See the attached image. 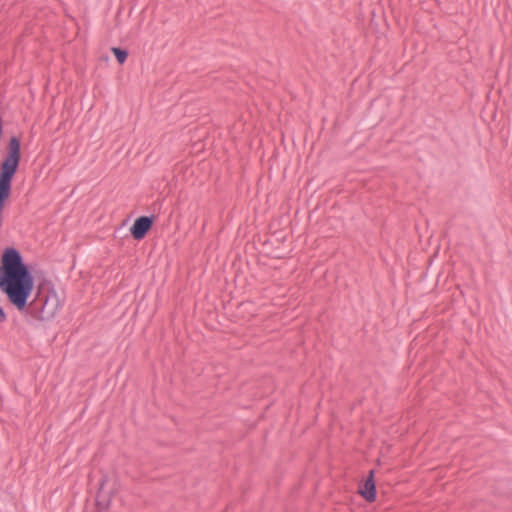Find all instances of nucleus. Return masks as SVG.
Here are the masks:
<instances>
[{"label": "nucleus", "mask_w": 512, "mask_h": 512, "mask_svg": "<svg viewBox=\"0 0 512 512\" xmlns=\"http://www.w3.org/2000/svg\"><path fill=\"white\" fill-rule=\"evenodd\" d=\"M107 480H108V476L106 474H103L101 477L100 483H99V491L97 494V498H100L101 492H102Z\"/></svg>", "instance_id": "obj_6"}, {"label": "nucleus", "mask_w": 512, "mask_h": 512, "mask_svg": "<svg viewBox=\"0 0 512 512\" xmlns=\"http://www.w3.org/2000/svg\"><path fill=\"white\" fill-rule=\"evenodd\" d=\"M358 494L368 503L376 501L377 489L374 470H370L366 478L359 483Z\"/></svg>", "instance_id": "obj_4"}, {"label": "nucleus", "mask_w": 512, "mask_h": 512, "mask_svg": "<svg viewBox=\"0 0 512 512\" xmlns=\"http://www.w3.org/2000/svg\"><path fill=\"white\" fill-rule=\"evenodd\" d=\"M7 320V315L3 309V307L0 306V323H4Z\"/></svg>", "instance_id": "obj_7"}, {"label": "nucleus", "mask_w": 512, "mask_h": 512, "mask_svg": "<svg viewBox=\"0 0 512 512\" xmlns=\"http://www.w3.org/2000/svg\"><path fill=\"white\" fill-rule=\"evenodd\" d=\"M21 162V140L10 137L6 153L0 162V228L3 224V211L12 193V183Z\"/></svg>", "instance_id": "obj_2"}, {"label": "nucleus", "mask_w": 512, "mask_h": 512, "mask_svg": "<svg viewBox=\"0 0 512 512\" xmlns=\"http://www.w3.org/2000/svg\"><path fill=\"white\" fill-rule=\"evenodd\" d=\"M111 52L120 65H123L129 56V51L122 47H112Z\"/></svg>", "instance_id": "obj_5"}, {"label": "nucleus", "mask_w": 512, "mask_h": 512, "mask_svg": "<svg viewBox=\"0 0 512 512\" xmlns=\"http://www.w3.org/2000/svg\"><path fill=\"white\" fill-rule=\"evenodd\" d=\"M154 221V215L137 217L130 227V234L132 238L137 241L144 239L152 229Z\"/></svg>", "instance_id": "obj_3"}, {"label": "nucleus", "mask_w": 512, "mask_h": 512, "mask_svg": "<svg viewBox=\"0 0 512 512\" xmlns=\"http://www.w3.org/2000/svg\"><path fill=\"white\" fill-rule=\"evenodd\" d=\"M34 286L33 268L24 262L21 252L13 246L4 248L0 256V291L22 315L49 321L55 317L62 302L54 284L47 279L38 283L36 294L29 302Z\"/></svg>", "instance_id": "obj_1"}]
</instances>
